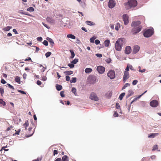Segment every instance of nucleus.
<instances>
[{
	"instance_id": "e2e57ef3",
	"label": "nucleus",
	"mask_w": 161,
	"mask_h": 161,
	"mask_svg": "<svg viewBox=\"0 0 161 161\" xmlns=\"http://www.w3.org/2000/svg\"><path fill=\"white\" fill-rule=\"evenodd\" d=\"M20 131V130L19 129L18 130H16V132L15 133V135H19Z\"/></svg>"
},
{
	"instance_id": "72a5a7b5",
	"label": "nucleus",
	"mask_w": 161,
	"mask_h": 161,
	"mask_svg": "<svg viewBox=\"0 0 161 161\" xmlns=\"http://www.w3.org/2000/svg\"><path fill=\"white\" fill-rule=\"evenodd\" d=\"M78 60H79L78 59L75 58L74 60L71 61V63L73 64H75L78 62Z\"/></svg>"
},
{
	"instance_id": "a19ab883",
	"label": "nucleus",
	"mask_w": 161,
	"mask_h": 161,
	"mask_svg": "<svg viewBox=\"0 0 161 161\" xmlns=\"http://www.w3.org/2000/svg\"><path fill=\"white\" fill-rule=\"evenodd\" d=\"M129 93H130V94H128L127 95V97H128L131 96L132 94H133V92L131 90H130L129 91Z\"/></svg>"
},
{
	"instance_id": "49530a36",
	"label": "nucleus",
	"mask_w": 161,
	"mask_h": 161,
	"mask_svg": "<svg viewBox=\"0 0 161 161\" xmlns=\"http://www.w3.org/2000/svg\"><path fill=\"white\" fill-rule=\"evenodd\" d=\"M13 128V127L12 126H9V127L7 128L6 129V131H8L9 130H11V129H12Z\"/></svg>"
},
{
	"instance_id": "6ab92c4d",
	"label": "nucleus",
	"mask_w": 161,
	"mask_h": 161,
	"mask_svg": "<svg viewBox=\"0 0 161 161\" xmlns=\"http://www.w3.org/2000/svg\"><path fill=\"white\" fill-rule=\"evenodd\" d=\"M86 24H87V25H90V26H92L94 25H95V23L92 21L87 20L86 21Z\"/></svg>"
},
{
	"instance_id": "2eb2a0df",
	"label": "nucleus",
	"mask_w": 161,
	"mask_h": 161,
	"mask_svg": "<svg viewBox=\"0 0 161 161\" xmlns=\"http://www.w3.org/2000/svg\"><path fill=\"white\" fill-rule=\"evenodd\" d=\"M47 22L50 24H53L54 23V20L52 18L50 17H47L46 18Z\"/></svg>"
},
{
	"instance_id": "f257e3e1",
	"label": "nucleus",
	"mask_w": 161,
	"mask_h": 161,
	"mask_svg": "<svg viewBox=\"0 0 161 161\" xmlns=\"http://www.w3.org/2000/svg\"><path fill=\"white\" fill-rule=\"evenodd\" d=\"M141 24L140 21H134L132 22L131 26L134 28L132 30V32L134 34L139 32L142 30V27L140 25Z\"/></svg>"
},
{
	"instance_id": "603ef678",
	"label": "nucleus",
	"mask_w": 161,
	"mask_h": 161,
	"mask_svg": "<svg viewBox=\"0 0 161 161\" xmlns=\"http://www.w3.org/2000/svg\"><path fill=\"white\" fill-rule=\"evenodd\" d=\"M60 94L61 96L62 97H64L65 96V95L64 94V91H61L60 92Z\"/></svg>"
},
{
	"instance_id": "a18cd8bd",
	"label": "nucleus",
	"mask_w": 161,
	"mask_h": 161,
	"mask_svg": "<svg viewBox=\"0 0 161 161\" xmlns=\"http://www.w3.org/2000/svg\"><path fill=\"white\" fill-rule=\"evenodd\" d=\"M7 85L8 86V87L10 88L11 89H12L13 90L14 89V87L12 86L10 84H9L8 83V84H7Z\"/></svg>"
},
{
	"instance_id": "774afa93",
	"label": "nucleus",
	"mask_w": 161,
	"mask_h": 161,
	"mask_svg": "<svg viewBox=\"0 0 161 161\" xmlns=\"http://www.w3.org/2000/svg\"><path fill=\"white\" fill-rule=\"evenodd\" d=\"M37 84L38 85H40L42 84V82L39 80H38L36 82Z\"/></svg>"
},
{
	"instance_id": "c756f323",
	"label": "nucleus",
	"mask_w": 161,
	"mask_h": 161,
	"mask_svg": "<svg viewBox=\"0 0 161 161\" xmlns=\"http://www.w3.org/2000/svg\"><path fill=\"white\" fill-rule=\"evenodd\" d=\"M70 52L71 53V56L70 57V58H73L75 56L74 52L72 50H70Z\"/></svg>"
},
{
	"instance_id": "13d9d810",
	"label": "nucleus",
	"mask_w": 161,
	"mask_h": 161,
	"mask_svg": "<svg viewBox=\"0 0 161 161\" xmlns=\"http://www.w3.org/2000/svg\"><path fill=\"white\" fill-rule=\"evenodd\" d=\"M100 43V41L98 40H96L95 41V43L96 44L98 45V44H99Z\"/></svg>"
},
{
	"instance_id": "6e6552de",
	"label": "nucleus",
	"mask_w": 161,
	"mask_h": 161,
	"mask_svg": "<svg viewBox=\"0 0 161 161\" xmlns=\"http://www.w3.org/2000/svg\"><path fill=\"white\" fill-rule=\"evenodd\" d=\"M97 69L99 73L103 74L105 71V68L103 66H99L97 67Z\"/></svg>"
},
{
	"instance_id": "473e14b6",
	"label": "nucleus",
	"mask_w": 161,
	"mask_h": 161,
	"mask_svg": "<svg viewBox=\"0 0 161 161\" xmlns=\"http://www.w3.org/2000/svg\"><path fill=\"white\" fill-rule=\"evenodd\" d=\"M12 28V26H7L5 28L3 29L5 31H9L11 28Z\"/></svg>"
},
{
	"instance_id": "c03bdc74",
	"label": "nucleus",
	"mask_w": 161,
	"mask_h": 161,
	"mask_svg": "<svg viewBox=\"0 0 161 161\" xmlns=\"http://www.w3.org/2000/svg\"><path fill=\"white\" fill-rule=\"evenodd\" d=\"M43 44L45 46H47L48 45V42L46 40H44L43 42Z\"/></svg>"
},
{
	"instance_id": "7ed1b4c3",
	"label": "nucleus",
	"mask_w": 161,
	"mask_h": 161,
	"mask_svg": "<svg viewBox=\"0 0 161 161\" xmlns=\"http://www.w3.org/2000/svg\"><path fill=\"white\" fill-rule=\"evenodd\" d=\"M124 4L126 9L128 10L136 6L137 3L136 0H129L127 2Z\"/></svg>"
},
{
	"instance_id": "c85d7f7f",
	"label": "nucleus",
	"mask_w": 161,
	"mask_h": 161,
	"mask_svg": "<svg viewBox=\"0 0 161 161\" xmlns=\"http://www.w3.org/2000/svg\"><path fill=\"white\" fill-rule=\"evenodd\" d=\"M6 105L5 102L2 99H0V105L1 106H5Z\"/></svg>"
},
{
	"instance_id": "bb28decb",
	"label": "nucleus",
	"mask_w": 161,
	"mask_h": 161,
	"mask_svg": "<svg viewBox=\"0 0 161 161\" xmlns=\"http://www.w3.org/2000/svg\"><path fill=\"white\" fill-rule=\"evenodd\" d=\"M64 73H65L67 75H70L73 74V72L72 71L69 70V71H67L64 72Z\"/></svg>"
},
{
	"instance_id": "de8ad7c7",
	"label": "nucleus",
	"mask_w": 161,
	"mask_h": 161,
	"mask_svg": "<svg viewBox=\"0 0 161 161\" xmlns=\"http://www.w3.org/2000/svg\"><path fill=\"white\" fill-rule=\"evenodd\" d=\"M138 82V81L136 80H135L133 81L132 82V85H135Z\"/></svg>"
},
{
	"instance_id": "79ce46f5",
	"label": "nucleus",
	"mask_w": 161,
	"mask_h": 161,
	"mask_svg": "<svg viewBox=\"0 0 161 161\" xmlns=\"http://www.w3.org/2000/svg\"><path fill=\"white\" fill-rule=\"evenodd\" d=\"M158 146L157 145H154L153 147L152 151H153L158 149Z\"/></svg>"
},
{
	"instance_id": "7c9ffc66",
	"label": "nucleus",
	"mask_w": 161,
	"mask_h": 161,
	"mask_svg": "<svg viewBox=\"0 0 161 161\" xmlns=\"http://www.w3.org/2000/svg\"><path fill=\"white\" fill-rule=\"evenodd\" d=\"M76 81V77H73L72 80H70L71 83H75Z\"/></svg>"
},
{
	"instance_id": "dca6fc26",
	"label": "nucleus",
	"mask_w": 161,
	"mask_h": 161,
	"mask_svg": "<svg viewBox=\"0 0 161 161\" xmlns=\"http://www.w3.org/2000/svg\"><path fill=\"white\" fill-rule=\"evenodd\" d=\"M47 39L49 41V42L50 43L51 46L52 47L53 46L54 44L53 40L51 38L49 37H47Z\"/></svg>"
},
{
	"instance_id": "ddd939ff",
	"label": "nucleus",
	"mask_w": 161,
	"mask_h": 161,
	"mask_svg": "<svg viewBox=\"0 0 161 161\" xmlns=\"http://www.w3.org/2000/svg\"><path fill=\"white\" fill-rule=\"evenodd\" d=\"M131 51V47L129 46H127L125 48V53L126 54H129Z\"/></svg>"
},
{
	"instance_id": "58836bf2",
	"label": "nucleus",
	"mask_w": 161,
	"mask_h": 161,
	"mask_svg": "<svg viewBox=\"0 0 161 161\" xmlns=\"http://www.w3.org/2000/svg\"><path fill=\"white\" fill-rule=\"evenodd\" d=\"M96 38V37L95 36H93L90 39V42L91 43H93L94 42V41Z\"/></svg>"
},
{
	"instance_id": "bf43d9fd",
	"label": "nucleus",
	"mask_w": 161,
	"mask_h": 161,
	"mask_svg": "<svg viewBox=\"0 0 161 161\" xmlns=\"http://www.w3.org/2000/svg\"><path fill=\"white\" fill-rule=\"evenodd\" d=\"M47 79V77L45 76H43L42 77V80L44 81L46 80Z\"/></svg>"
},
{
	"instance_id": "ea45409f",
	"label": "nucleus",
	"mask_w": 161,
	"mask_h": 161,
	"mask_svg": "<svg viewBox=\"0 0 161 161\" xmlns=\"http://www.w3.org/2000/svg\"><path fill=\"white\" fill-rule=\"evenodd\" d=\"M119 27H120V25L119 23H118L115 27V29L116 30L118 31Z\"/></svg>"
},
{
	"instance_id": "9d476101",
	"label": "nucleus",
	"mask_w": 161,
	"mask_h": 161,
	"mask_svg": "<svg viewBox=\"0 0 161 161\" xmlns=\"http://www.w3.org/2000/svg\"><path fill=\"white\" fill-rule=\"evenodd\" d=\"M123 19L125 25H127L129 23V17L127 14H124L123 16Z\"/></svg>"
},
{
	"instance_id": "3c124183",
	"label": "nucleus",
	"mask_w": 161,
	"mask_h": 161,
	"mask_svg": "<svg viewBox=\"0 0 161 161\" xmlns=\"http://www.w3.org/2000/svg\"><path fill=\"white\" fill-rule=\"evenodd\" d=\"M1 82L3 84H5L6 83V81L5 80H4L3 79H2L1 80Z\"/></svg>"
},
{
	"instance_id": "39448f33",
	"label": "nucleus",
	"mask_w": 161,
	"mask_h": 161,
	"mask_svg": "<svg viewBox=\"0 0 161 161\" xmlns=\"http://www.w3.org/2000/svg\"><path fill=\"white\" fill-rule=\"evenodd\" d=\"M108 76L111 79H114L115 77V73L114 70H110L107 74Z\"/></svg>"
},
{
	"instance_id": "423d86ee",
	"label": "nucleus",
	"mask_w": 161,
	"mask_h": 161,
	"mask_svg": "<svg viewBox=\"0 0 161 161\" xmlns=\"http://www.w3.org/2000/svg\"><path fill=\"white\" fill-rule=\"evenodd\" d=\"M90 98L92 100L96 101H97L99 100L98 97L96 94L94 92H92L90 94Z\"/></svg>"
},
{
	"instance_id": "052dcab7",
	"label": "nucleus",
	"mask_w": 161,
	"mask_h": 161,
	"mask_svg": "<svg viewBox=\"0 0 161 161\" xmlns=\"http://www.w3.org/2000/svg\"><path fill=\"white\" fill-rule=\"evenodd\" d=\"M139 71L141 73H143L146 71V69H143L141 70V69H140L139 70Z\"/></svg>"
},
{
	"instance_id": "8fccbe9b",
	"label": "nucleus",
	"mask_w": 161,
	"mask_h": 161,
	"mask_svg": "<svg viewBox=\"0 0 161 161\" xmlns=\"http://www.w3.org/2000/svg\"><path fill=\"white\" fill-rule=\"evenodd\" d=\"M58 151L56 150H54L53 152V155L54 156L58 154Z\"/></svg>"
},
{
	"instance_id": "aec40b11",
	"label": "nucleus",
	"mask_w": 161,
	"mask_h": 161,
	"mask_svg": "<svg viewBox=\"0 0 161 161\" xmlns=\"http://www.w3.org/2000/svg\"><path fill=\"white\" fill-rule=\"evenodd\" d=\"M147 92V91H146L144 92H143L142 95H139L136 98L134 99V100L132 101L131 102V103H132L133 102L137 100L138 99L140 98L141 97L143 94H144L145 93H146Z\"/></svg>"
},
{
	"instance_id": "4c0bfd02",
	"label": "nucleus",
	"mask_w": 161,
	"mask_h": 161,
	"mask_svg": "<svg viewBox=\"0 0 161 161\" xmlns=\"http://www.w3.org/2000/svg\"><path fill=\"white\" fill-rule=\"evenodd\" d=\"M52 54V53L51 52H48L47 53H46L45 54V56L46 58H48L49 56H50L51 54Z\"/></svg>"
},
{
	"instance_id": "a878e982",
	"label": "nucleus",
	"mask_w": 161,
	"mask_h": 161,
	"mask_svg": "<svg viewBox=\"0 0 161 161\" xmlns=\"http://www.w3.org/2000/svg\"><path fill=\"white\" fill-rule=\"evenodd\" d=\"M29 122L27 120H26L25 123L23 124V125L25 127V129L26 130L27 127L29 126Z\"/></svg>"
},
{
	"instance_id": "f8f14e48",
	"label": "nucleus",
	"mask_w": 161,
	"mask_h": 161,
	"mask_svg": "<svg viewBox=\"0 0 161 161\" xmlns=\"http://www.w3.org/2000/svg\"><path fill=\"white\" fill-rule=\"evenodd\" d=\"M140 48V47L137 45L134 46L133 50V53L134 54L137 53L139 51Z\"/></svg>"
},
{
	"instance_id": "412c9836",
	"label": "nucleus",
	"mask_w": 161,
	"mask_h": 161,
	"mask_svg": "<svg viewBox=\"0 0 161 161\" xmlns=\"http://www.w3.org/2000/svg\"><path fill=\"white\" fill-rule=\"evenodd\" d=\"M62 160L63 161H68L69 158L67 155H65L62 157Z\"/></svg>"
},
{
	"instance_id": "864d4df0",
	"label": "nucleus",
	"mask_w": 161,
	"mask_h": 161,
	"mask_svg": "<svg viewBox=\"0 0 161 161\" xmlns=\"http://www.w3.org/2000/svg\"><path fill=\"white\" fill-rule=\"evenodd\" d=\"M114 116L115 117H117L118 116L119 114L116 112H115L114 114Z\"/></svg>"
},
{
	"instance_id": "09e8293b",
	"label": "nucleus",
	"mask_w": 161,
	"mask_h": 161,
	"mask_svg": "<svg viewBox=\"0 0 161 161\" xmlns=\"http://www.w3.org/2000/svg\"><path fill=\"white\" fill-rule=\"evenodd\" d=\"M0 92L1 93V95H2L4 93V89L3 88H0Z\"/></svg>"
},
{
	"instance_id": "0e129e2a",
	"label": "nucleus",
	"mask_w": 161,
	"mask_h": 161,
	"mask_svg": "<svg viewBox=\"0 0 161 161\" xmlns=\"http://www.w3.org/2000/svg\"><path fill=\"white\" fill-rule=\"evenodd\" d=\"M42 24L43 25L45 26V27H46L47 28V29H49L50 28V27H49L48 26H47V24L44 23H42Z\"/></svg>"
},
{
	"instance_id": "5fc2aeb1",
	"label": "nucleus",
	"mask_w": 161,
	"mask_h": 161,
	"mask_svg": "<svg viewBox=\"0 0 161 161\" xmlns=\"http://www.w3.org/2000/svg\"><path fill=\"white\" fill-rule=\"evenodd\" d=\"M96 55L98 57L101 58L102 56V55L101 54L97 53L96 54Z\"/></svg>"
},
{
	"instance_id": "338daca9",
	"label": "nucleus",
	"mask_w": 161,
	"mask_h": 161,
	"mask_svg": "<svg viewBox=\"0 0 161 161\" xmlns=\"http://www.w3.org/2000/svg\"><path fill=\"white\" fill-rule=\"evenodd\" d=\"M129 67L128 65H127L126 69H125V70L124 72H128L129 71Z\"/></svg>"
},
{
	"instance_id": "4468645a",
	"label": "nucleus",
	"mask_w": 161,
	"mask_h": 161,
	"mask_svg": "<svg viewBox=\"0 0 161 161\" xmlns=\"http://www.w3.org/2000/svg\"><path fill=\"white\" fill-rule=\"evenodd\" d=\"M32 128L31 127H30L28 129V131L29 132V134L27 135V137H29L31 136H32L33 134H34V131H31L32 130Z\"/></svg>"
},
{
	"instance_id": "2f4dec72",
	"label": "nucleus",
	"mask_w": 161,
	"mask_h": 161,
	"mask_svg": "<svg viewBox=\"0 0 161 161\" xmlns=\"http://www.w3.org/2000/svg\"><path fill=\"white\" fill-rule=\"evenodd\" d=\"M27 10L30 12H33L34 11V9L32 7H30L27 8Z\"/></svg>"
},
{
	"instance_id": "6e6d98bb",
	"label": "nucleus",
	"mask_w": 161,
	"mask_h": 161,
	"mask_svg": "<svg viewBox=\"0 0 161 161\" xmlns=\"http://www.w3.org/2000/svg\"><path fill=\"white\" fill-rule=\"evenodd\" d=\"M111 61V59L110 58H108L106 60V61L108 63H110Z\"/></svg>"
},
{
	"instance_id": "f3484780",
	"label": "nucleus",
	"mask_w": 161,
	"mask_h": 161,
	"mask_svg": "<svg viewBox=\"0 0 161 161\" xmlns=\"http://www.w3.org/2000/svg\"><path fill=\"white\" fill-rule=\"evenodd\" d=\"M15 81L19 84L20 83V77L17 76L15 77Z\"/></svg>"
},
{
	"instance_id": "a211bd4d",
	"label": "nucleus",
	"mask_w": 161,
	"mask_h": 161,
	"mask_svg": "<svg viewBox=\"0 0 161 161\" xmlns=\"http://www.w3.org/2000/svg\"><path fill=\"white\" fill-rule=\"evenodd\" d=\"M158 133H152L148 136V137L150 138H153L156 136L158 135Z\"/></svg>"
},
{
	"instance_id": "0eeeda50",
	"label": "nucleus",
	"mask_w": 161,
	"mask_h": 161,
	"mask_svg": "<svg viewBox=\"0 0 161 161\" xmlns=\"http://www.w3.org/2000/svg\"><path fill=\"white\" fill-rule=\"evenodd\" d=\"M150 105L152 107H156L158 106L159 103L158 101L156 100L152 101L150 103Z\"/></svg>"
},
{
	"instance_id": "680f3d73",
	"label": "nucleus",
	"mask_w": 161,
	"mask_h": 161,
	"mask_svg": "<svg viewBox=\"0 0 161 161\" xmlns=\"http://www.w3.org/2000/svg\"><path fill=\"white\" fill-rule=\"evenodd\" d=\"M70 80V77L69 76H66V80L67 81H69Z\"/></svg>"
},
{
	"instance_id": "b1692460",
	"label": "nucleus",
	"mask_w": 161,
	"mask_h": 161,
	"mask_svg": "<svg viewBox=\"0 0 161 161\" xmlns=\"http://www.w3.org/2000/svg\"><path fill=\"white\" fill-rule=\"evenodd\" d=\"M56 89L58 91H60L62 89V86L60 85L57 84L56 86Z\"/></svg>"
},
{
	"instance_id": "4d7b16f0",
	"label": "nucleus",
	"mask_w": 161,
	"mask_h": 161,
	"mask_svg": "<svg viewBox=\"0 0 161 161\" xmlns=\"http://www.w3.org/2000/svg\"><path fill=\"white\" fill-rule=\"evenodd\" d=\"M18 92L21 93H22V94H26V93L24 91H21V90H18Z\"/></svg>"
},
{
	"instance_id": "393cba45",
	"label": "nucleus",
	"mask_w": 161,
	"mask_h": 161,
	"mask_svg": "<svg viewBox=\"0 0 161 161\" xmlns=\"http://www.w3.org/2000/svg\"><path fill=\"white\" fill-rule=\"evenodd\" d=\"M67 37L68 38H71V39H75V36H74V35H73L71 34H68L67 35Z\"/></svg>"
},
{
	"instance_id": "c9c22d12",
	"label": "nucleus",
	"mask_w": 161,
	"mask_h": 161,
	"mask_svg": "<svg viewBox=\"0 0 161 161\" xmlns=\"http://www.w3.org/2000/svg\"><path fill=\"white\" fill-rule=\"evenodd\" d=\"M125 94V93H122L121 94H120L119 97V98L120 100H121L122 99Z\"/></svg>"
},
{
	"instance_id": "37998d69",
	"label": "nucleus",
	"mask_w": 161,
	"mask_h": 161,
	"mask_svg": "<svg viewBox=\"0 0 161 161\" xmlns=\"http://www.w3.org/2000/svg\"><path fill=\"white\" fill-rule=\"evenodd\" d=\"M68 66L71 68H73L74 67V65L73 64H69Z\"/></svg>"
},
{
	"instance_id": "20e7f679",
	"label": "nucleus",
	"mask_w": 161,
	"mask_h": 161,
	"mask_svg": "<svg viewBox=\"0 0 161 161\" xmlns=\"http://www.w3.org/2000/svg\"><path fill=\"white\" fill-rule=\"evenodd\" d=\"M154 30L153 29H148L144 32L143 35L145 37H149L152 36Z\"/></svg>"
},
{
	"instance_id": "e433bc0d",
	"label": "nucleus",
	"mask_w": 161,
	"mask_h": 161,
	"mask_svg": "<svg viewBox=\"0 0 161 161\" xmlns=\"http://www.w3.org/2000/svg\"><path fill=\"white\" fill-rule=\"evenodd\" d=\"M130 86V84L128 83H126L125 84L124 86L123 87L122 89L124 90L128 86Z\"/></svg>"
},
{
	"instance_id": "9b49d317",
	"label": "nucleus",
	"mask_w": 161,
	"mask_h": 161,
	"mask_svg": "<svg viewBox=\"0 0 161 161\" xmlns=\"http://www.w3.org/2000/svg\"><path fill=\"white\" fill-rule=\"evenodd\" d=\"M115 5L114 0H109L108 2V6L110 8H114Z\"/></svg>"
},
{
	"instance_id": "1a4fd4ad",
	"label": "nucleus",
	"mask_w": 161,
	"mask_h": 161,
	"mask_svg": "<svg viewBox=\"0 0 161 161\" xmlns=\"http://www.w3.org/2000/svg\"><path fill=\"white\" fill-rule=\"evenodd\" d=\"M129 77L130 75L129 72H124L123 77V80L124 82H125L127 80L129 79Z\"/></svg>"
},
{
	"instance_id": "f03ea898",
	"label": "nucleus",
	"mask_w": 161,
	"mask_h": 161,
	"mask_svg": "<svg viewBox=\"0 0 161 161\" xmlns=\"http://www.w3.org/2000/svg\"><path fill=\"white\" fill-rule=\"evenodd\" d=\"M125 44V39L121 38L118 39L116 41L115 45V49L118 51H120L122 48V46Z\"/></svg>"
},
{
	"instance_id": "4be33fe9",
	"label": "nucleus",
	"mask_w": 161,
	"mask_h": 161,
	"mask_svg": "<svg viewBox=\"0 0 161 161\" xmlns=\"http://www.w3.org/2000/svg\"><path fill=\"white\" fill-rule=\"evenodd\" d=\"M85 71L86 73H89L92 72V69L91 68H86L85 69Z\"/></svg>"
},
{
	"instance_id": "69168bd1",
	"label": "nucleus",
	"mask_w": 161,
	"mask_h": 161,
	"mask_svg": "<svg viewBox=\"0 0 161 161\" xmlns=\"http://www.w3.org/2000/svg\"><path fill=\"white\" fill-rule=\"evenodd\" d=\"M42 40V38L41 37H39L37 38V40L38 41H41Z\"/></svg>"
},
{
	"instance_id": "5701e85b",
	"label": "nucleus",
	"mask_w": 161,
	"mask_h": 161,
	"mask_svg": "<svg viewBox=\"0 0 161 161\" xmlns=\"http://www.w3.org/2000/svg\"><path fill=\"white\" fill-rule=\"evenodd\" d=\"M110 41L109 40H106L104 41V45L105 47H108L109 45Z\"/></svg>"
},
{
	"instance_id": "f704fd0d",
	"label": "nucleus",
	"mask_w": 161,
	"mask_h": 161,
	"mask_svg": "<svg viewBox=\"0 0 161 161\" xmlns=\"http://www.w3.org/2000/svg\"><path fill=\"white\" fill-rule=\"evenodd\" d=\"M72 92L75 95H76L77 93L76 92V90L75 87H73L71 90Z\"/></svg>"
},
{
	"instance_id": "cd10ccee",
	"label": "nucleus",
	"mask_w": 161,
	"mask_h": 161,
	"mask_svg": "<svg viewBox=\"0 0 161 161\" xmlns=\"http://www.w3.org/2000/svg\"><path fill=\"white\" fill-rule=\"evenodd\" d=\"M115 107L117 109H118V110H119L120 111H121V110L120 108V106L119 104V103H116V105H115ZM119 113H120L121 111L119 112Z\"/></svg>"
}]
</instances>
